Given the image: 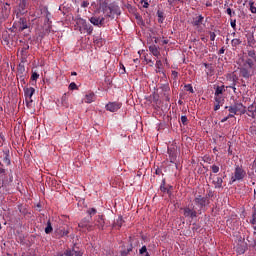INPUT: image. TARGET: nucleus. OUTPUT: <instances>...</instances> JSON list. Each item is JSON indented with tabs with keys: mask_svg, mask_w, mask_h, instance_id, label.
<instances>
[{
	"mask_svg": "<svg viewBox=\"0 0 256 256\" xmlns=\"http://www.w3.org/2000/svg\"><path fill=\"white\" fill-rule=\"evenodd\" d=\"M236 251L243 255L245 251H247V243L245 241L240 240V243H238Z\"/></svg>",
	"mask_w": 256,
	"mask_h": 256,
	"instance_id": "obj_19",
	"label": "nucleus"
},
{
	"mask_svg": "<svg viewBox=\"0 0 256 256\" xmlns=\"http://www.w3.org/2000/svg\"><path fill=\"white\" fill-rule=\"evenodd\" d=\"M249 6H250L251 13H256L255 2L249 1Z\"/></svg>",
	"mask_w": 256,
	"mask_h": 256,
	"instance_id": "obj_41",
	"label": "nucleus"
},
{
	"mask_svg": "<svg viewBox=\"0 0 256 256\" xmlns=\"http://www.w3.org/2000/svg\"><path fill=\"white\" fill-rule=\"evenodd\" d=\"M168 155L170 163H175V161H177V152H175V150L168 148Z\"/></svg>",
	"mask_w": 256,
	"mask_h": 256,
	"instance_id": "obj_22",
	"label": "nucleus"
},
{
	"mask_svg": "<svg viewBox=\"0 0 256 256\" xmlns=\"http://www.w3.org/2000/svg\"><path fill=\"white\" fill-rule=\"evenodd\" d=\"M226 13L229 15V17H233V10H231V8H227Z\"/></svg>",
	"mask_w": 256,
	"mask_h": 256,
	"instance_id": "obj_60",
	"label": "nucleus"
},
{
	"mask_svg": "<svg viewBox=\"0 0 256 256\" xmlns=\"http://www.w3.org/2000/svg\"><path fill=\"white\" fill-rule=\"evenodd\" d=\"M77 25H80L84 31H87V33L89 35H91V33H93V26L89 23H87V21L85 19L82 18H78L76 21Z\"/></svg>",
	"mask_w": 256,
	"mask_h": 256,
	"instance_id": "obj_3",
	"label": "nucleus"
},
{
	"mask_svg": "<svg viewBox=\"0 0 256 256\" xmlns=\"http://www.w3.org/2000/svg\"><path fill=\"white\" fill-rule=\"evenodd\" d=\"M9 15H11V5L9 3H5L2 6L1 17L2 19H7L9 18Z\"/></svg>",
	"mask_w": 256,
	"mask_h": 256,
	"instance_id": "obj_8",
	"label": "nucleus"
},
{
	"mask_svg": "<svg viewBox=\"0 0 256 256\" xmlns=\"http://www.w3.org/2000/svg\"><path fill=\"white\" fill-rule=\"evenodd\" d=\"M121 109V103L119 102H109L106 105V111H110L111 113H115V111H119Z\"/></svg>",
	"mask_w": 256,
	"mask_h": 256,
	"instance_id": "obj_7",
	"label": "nucleus"
},
{
	"mask_svg": "<svg viewBox=\"0 0 256 256\" xmlns=\"http://www.w3.org/2000/svg\"><path fill=\"white\" fill-rule=\"evenodd\" d=\"M211 169H212V173H219V166L214 164L211 166Z\"/></svg>",
	"mask_w": 256,
	"mask_h": 256,
	"instance_id": "obj_49",
	"label": "nucleus"
},
{
	"mask_svg": "<svg viewBox=\"0 0 256 256\" xmlns=\"http://www.w3.org/2000/svg\"><path fill=\"white\" fill-rule=\"evenodd\" d=\"M2 39H3V41H4V43H5V45H9V36H7V35H3L2 36Z\"/></svg>",
	"mask_w": 256,
	"mask_h": 256,
	"instance_id": "obj_53",
	"label": "nucleus"
},
{
	"mask_svg": "<svg viewBox=\"0 0 256 256\" xmlns=\"http://www.w3.org/2000/svg\"><path fill=\"white\" fill-rule=\"evenodd\" d=\"M5 173H7L5 168L0 167V189L7 185V177L5 176Z\"/></svg>",
	"mask_w": 256,
	"mask_h": 256,
	"instance_id": "obj_15",
	"label": "nucleus"
},
{
	"mask_svg": "<svg viewBox=\"0 0 256 256\" xmlns=\"http://www.w3.org/2000/svg\"><path fill=\"white\" fill-rule=\"evenodd\" d=\"M219 109H221V104H216L214 106V111H219Z\"/></svg>",
	"mask_w": 256,
	"mask_h": 256,
	"instance_id": "obj_62",
	"label": "nucleus"
},
{
	"mask_svg": "<svg viewBox=\"0 0 256 256\" xmlns=\"http://www.w3.org/2000/svg\"><path fill=\"white\" fill-rule=\"evenodd\" d=\"M17 71L20 75H23V73H25V65L20 63L17 67Z\"/></svg>",
	"mask_w": 256,
	"mask_h": 256,
	"instance_id": "obj_37",
	"label": "nucleus"
},
{
	"mask_svg": "<svg viewBox=\"0 0 256 256\" xmlns=\"http://www.w3.org/2000/svg\"><path fill=\"white\" fill-rule=\"evenodd\" d=\"M86 97V103H93L94 99H95V93L94 92H90L89 94L85 95Z\"/></svg>",
	"mask_w": 256,
	"mask_h": 256,
	"instance_id": "obj_26",
	"label": "nucleus"
},
{
	"mask_svg": "<svg viewBox=\"0 0 256 256\" xmlns=\"http://www.w3.org/2000/svg\"><path fill=\"white\" fill-rule=\"evenodd\" d=\"M112 15H121V9H119V6L110 4V11H108L107 17H111Z\"/></svg>",
	"mask_w": 256,
	"mask_h": 256,
	"instance_id": "obj_14",
	"label": "nucleus"
},
{
	"mask_svg": "<svg viewBox=\"0 0 256 256\" xmlns=\"http://www.w3.org/2000/svg\"><path fill=\"white\" fill-rule=\"evenodd\" d=\"M46 235H49L50 233H53V226L51 225V220L47 221V226L45 228Z\"/></svg>",
	"mask_w": 256,
	"mask_h": 256,
	"instance_id": "obj_27",
	"label": "nucleus"
},
{
	"mask_svg": "<svg viewBox=\"0 0 256 256\" xmlns=\"http://www.w3.org/2000/svg\"><path fill=\"white\" fill-rule=\"evenodd\" d=\"M181 211H183L184 217H190V219H195L197 217V210H195V206L191 207H184L181 208Z\"/></svg>",
	"mask_w": 256,
	"mask_h": 256,
	"instance_id": "obj_4",
	"label": "nucleus"
},
{
	"mask_svg": "<svg viewBox=\"0 0 256 256\" xmlns=\"http://www.w3.org/2000/svg\"><path fill=\"white\" fill-rule=\"evenodd\" d=\"M82 7H89V2L88 1H83L82 2Z\"/></svg>",
	"mask_w": 256,
	"mask_h": 256,
	"instance_id": "obj_63",
	"label": "nucleus"
},
{
	"mask_svg": "<svg viewBox=\"0 0 256 256\" xmlns=\"http://www.w3.org/2000/svg\"><path fill=\"white\" fill-rule=\"evenodd\" d=\"M149 51L154 55V57H157V55H159V50L155 45L149 46Z\"/></svg>",
	"mask_w": 256,
	"mask_h": 256,
	"instance_id": "obj_28",
	"label": "nucleus"
},
{
	"mask_svg": "<svg viewBox=\"0 0 256 256\" xmlns=\"http://www.w3.org/2000/svg\"><path fill=\"white\" fill-rule=\"evenodd\" d=\"M230 25H231V27H232V29H237V20H233V19H231L230 20Z\"/></svg>",
	"mask_w": 256,
	"mask_h": 256,
	"instance_id": "obj_47",
	"label": "nucleus"
},
{
	"mask_svg": "<svg viewBox=\"0 0 256 256\" xmlns=\"http://www.w3.org/2000/svg\"><path fill=\"white\" fill-rule=\"evenodd\" d=\"M147 252V246H142L141 249L139 250L140 255H145Z\"/></svg>",
	"mask_w": 256,
	"mask_h": 256,
	"instance_id": "obj_50",
	"label": "nucleus"
},
{
	"mask_svg": "<svg viewBox=\"0 0 256 256\" xmlns=\"http://www.w3.org/2000/svg\"><path fill=\"white\" fill-rule=\"evenodd\" d=\"M184 87L186 91H189L190 93H195V91L193 90V86H191V84H187Z\"/></svg>",
	"mask_w": 256,
	"mask_h": 256,
	"instance_id": "obj_46",
	"label": "nucleus"
},
{
	"mask_svg": "<svg viewBox=\"0 0 256 256\" xmlns=\"http://www.w3.org/2000/svg\"><path fill=\"white\" fill-rule=\"evenodd\" d=\"M236 113H240L241 115H245L247 113V107H245L242 103H236L233 105Z\"/></svg>",
	"mask_w": 256,
	"mask_h": 256,
	"instance_id": "obj_17",
	"label": "nucleus"
},
{
	"mask_svg": "<svg viewBox=\"0 0 256 256\" xmlns=\"http://www.w3.org/2000/svg\"><path fill=\"white\" fill-rule=\"evenodd\" d=\"M248 117H252V119L256 118V101H254L250 106L247 108Z\"/></svg>",
	"mask_w": 256,
	"mask_h": 256,
	"instance_id": "obj_18",
	"label": "nucleus"
},
{
	"mask_svg": "<svg viewBox=\"0 0 256 256\" xmlns=\"http://www.w3.org/2000/svg\"><path fill=\"white\" fill-rule=\"evenodd\" d=\"M4 163H6V165H11V160L9 159V153L5 154Z\"/></svg>",
	"mask_w": 256,
	"mask_h": 256,
	"instance_id": "obj_43",
	"label": "nucleus"
},
{
	"mask_svg": "<svg viewBox=\"0 0 256 256\" xmlns=\"http://www.w3.org/2000/svg\"><path fill=\"white\" fill-rule=\"evenodd\" d=\"M61 101H62V107H65L66 109H68L69 101L67 100V94H64L62 96Z\"/></svg>",
	"mask_w": 256,
	"mask_h": 256,
	"instance_id": "obj_29",
	"label": "nucleus"
},
{
	"mask_svg": "<svg viewBox=\"0 0 256 256\" xmlns=\"http://www.w3.org/2000/svg\"><path fill=\"white\" fill-rule=\"evenodd\" d=\"M89 223H91V220L89 218H84L78 224V227H80L81 229H87L88 231H91L93 225H90Z\"/></svg>",
	"mask_w": 256,
	"mask_h": 256,
	"instance_id": "obj_13",
	"label": "nucleus"
},
{
	"mask_svg": "<svg viewBox=\"0 0 256 256\" xmlns=\"http://www.w3.org/2000/svg\"><path fill=\"white\" fill-rule=\"evenodd\" d=\"M87 213L90 215V219H91V215H95V213H97V209L91 208L87 211Z\"/></svg>",
	"mask_w": 256,
	"mask_h": 256,
	"instance_id": "obj_51",
	"label": "nucleus"
},
{
	"mask_svg": "<svg viewBox=\"0 0 256 256\" xmlns=\"http://www.w3.org/2000/svg\"><path fill=\"white\" fill-rule=\"evenodd\" d=\"M228 111H229V113H232L233 115H237V110H235L234 106H230Z\"/></svg>",
	"mask_w": 256,
	"mask_h": 256,
	"instance_id": "obj_52",
	"label": "nucleus"
},
{
	"mask_svg": "<svg viewBox=\"0 0 256 256\" xmlns=\"http://www.w3.org/2000/svg\"><path fill=\"white\" fill-rule=\"evenodd\" d=\"M68 235H69V228H65V227L61 226L55 230V236L58 239H61V237H67Z\"/></svg>",
	"mask_w": 256,
	"mask_h": 256,
	"instance_id": "obj_6",
	"label": "nucleus"
},
{
	"mask_svg": "<svg viewBox=\"0 0 256 256\" xmlns=\"http://www.w3.org/2000/svg\"><path fill=\"white\" fill-rule=\"evenodd\" d=\"M247 55H248V58L253 59L256 63V52H255V50H248Z\"/></svg>",
	"mask_w": 256,
	"mask_h": 256,
	"instance_id": "obj_32",
	"label": "nucleus"
},
{
	"mask_svg": "<svg viewBox=\"0 0 256 256\" xmlns=\"http://www.w3.org/2000/svg\"><path fill=\"white\" fill-rule=\"evenodd\" d=\"M73 256H83V252L76 245L73 246Z\"/></svg>",
	"mask_w": 256,
	"mask_h": 256,
	"instance_id": "obj_33",
	"label": "nucleus"
},
{
	"mask_svg": "<svg viewBox=\"0 0 256 256\" xmlns=\"http://www.w3.org/2000/svg\"><path fill=\"white\" fill-rule=\"evenodd\" d=\"M27 13V0H19L17 16Z\"/></svg>",
	"mask_w": 256,
	"mask_h": 256,
	"instance_id": "obj_9",
	"label": "nucleus"
},
{
	"mask_svg": "<svg viewBox=\"0 0 256 256\" xmlns=\"http://www.w3.org/2000/svg\"><path fill=\"white\" fill-rule=\"evenodd\" d=\"M39 79V74L37 72H33L31 75V81H37Z\"/></svg>",
	"mask_w": 256,
	"mask_h": 256,
	"instance_id": "obj_44",
	"label": "nucleus"
},
{
	"mask_svg": "<svg viewBox=\"0 0 256 256\" xmlns=\"http://www.w3.org/2000/svg\"><path fill=\"white\" fill-rule=\"evenodd\" d=\"M194 202L196 203V205L200 206V209H203V207H207V205H209V199H207V197H202L201 195L196 197L194 199Z\"/></svg>",
	"mask_w": 256,
	"mask_h": 256,
	"instance_id": "obj_5",
	"label": "nucleus"
},
{
	"mask_svg": "<svg viewBox=\"0 0 256 256\" xmlns=\"http://www.w3.org/2000/svg\"><path fill=\"white\" fill-rule=\"evenodd\" d=\"M231 43L232 47H237L238 45H241L242 41L240 39L235 38L231 41Z\"/></svg>",
	"mask_w": 256,
	"mask_h": 256,
	"instance_id": "obj_38",
	"label": "nucleus"
},
{
	"mask_svg": "<svg viewBox=\"0 0 256 256\" xmlns=\"http://www.w3.org/2000/svg\"><path fill=\"white\" fill-rule=\"evenodd\" d=\"M128 243H129V246L127 247V249L120 251V256H129L131 251H133V237L131 236L129 237Z\"/></svg>",
	"mask_w": 256,
	"mask_h": 256,
	"instance_id": "obj_11",
	"label": "nucleus"
},
{
	"mask_svg": "<svg viewBox=\"0 0 256 256\" xmlns=\"http://www.w3.org/2000/svg\"><path fill=\"white\" fill-rule=\"evenodd\" d=\"M160 191H162V193H168V195L171 193V191L165 186H160Z\"/></svg>",
	"mask_w": 256,
	"mask_h": 256,
	"instance_id": "obj_48",
	"label": "nucleus"
},
{
	"mask_svg": "<svg viewBox=\"0 0 256 256\" xmlns=\"http://www.w3.org/2000/svg\"><path fill=\"white\" fill-rule=\"evenodd\" d=\"M223 91H225V86H217L215 91V96L223 95Z\"/></svg>",
	"mask_w": 256,
	"mask_h": 256,
	"instance_id": "obj_31",
	"label": "nucleus"
},
{
	"mask_svg": "<svg viewBox=\"0 0 256 256\" xmlns=\"http://www.w3.org/2000/svg\"><path fill=\"white\" fill-rule=\"evenodd\" d=\"M27 51H29V44H25L21 49V55H27Z\"/></svg>",
	"mask_w": 256,
	"mask_h": 256,
	"instance_id": "obj_39",
	"label": "nucleus"
},
{
	"mask_svg": "<svg viewBox=\"0 0 256 256\" xmlns=\"http://www.w3.org/2000/svg\"><path fill=\"white\" fill-rule=\"evenodd\" d=\"M251 225H256V207H253L252 219L250 220Z\"/></svg>",
	"mask_w": 256,
	"mask_h": 256,
	"instance_id": "obj_34",
	"label": "nucleus"
},
{
	"mask_svg": "<svg viewBox=\"0 0 256 256\" xmlns=\"http://www.w3.org/2000/svg\"><path fill=\"white\" fill-rule=\"evenodd\" d=\"M27 62V54H21V63Z\"/></svg>",
	"mask_w": 256,
	"mask_h": 256,
	"instance_id": "obj_56",
	"label": "nucleus"
},
{
	"mask_svg": "<svg viewBox=\"0 0 256 256\" xmlns=\"http://www.w3.org/2000/svg\"><path fill=\"white\" fill-rule=\"evenodd\" d=\"M205 18L202 16V15H199L193 22H192V25L194 26V27H199L200 25H202L203 24V20H204Z\"/></svg>",
	"mask_w": 256,
	"mask_h": 256,
	"instance_id": "obj_25",
	"label": "nucleus"
},
{
	"mask_svg": "<svg viewBox=\"0 0 256 256\" xmlns=\"http://www.w3.org/2000/svg\"><path fill=\"white\" fill-rule=\"evenodd\" d=\"M163 96L165 97V101L169 103L171 101V97H169V93H164Z\"/></svg>",
	"mask_w": 256,
	"mask_h": 256,
	"instance_id": "obj_59",
	"label": "nucleus"
},
{
	"mask_svg": "<svg viewBox=\"0 0 256 256\" xmlns=\"http://www.w3.org/2000/svg\"><path fill=\"white\" fill-rule=\"evenodd\" d=\"M215 37H217L215 32H210V41H215Z\"/></svg>",
	"mask_w": 256,
	"mask_h": 256,
	"instance_id": "obj_58",
	"label": "nucleus"
},
{
	"mask_svg": "<svg viewBox=\"0 0 256 256\" xmlns=\"http://www.w3.org/2000/svg\"><path fill=\"white\" fill-rule=\"evenodd\" d=\"M160 89L163 91V93H169V91H171V87H169V84H163Z\"/></svg>",
	"mask_w": 256,
	"mask_h": 256,
	"instance_id": "obj_36",
	"label": "nucleus"
},
{
	"mask_svg": "<svg viewBox=\"0 0 256 256\" xmlns=\"http://www.w3.org/2000/svg\"><path fill=\"white\" fill-rule=\"evenodd\" d=\"M90 23L96 25V27H103V25H105V18L99 19L98 17H91Z\"/></svg>",
	"mask_w": 256,
	"mask_h": 256,
	"instance_id": "obj_16",
	"label": "nucleus"
},
{
	"mask_svg": "<svg viewBox=\"0 0 256 256\" xmlns=\"http://www.w3.org/2000/svg\"><path fill=\"white\" fill-rule=\"evenodd\" d=\"M247 175V172L243 170V168L236 166L234 176H232L231 181L235 183V181H241L245 179V176Z\"/></svg>",
	"mask_w": 256,
	"mask_h": 256,
	"instance_id": "obj_2",
	"label": "nucleus"
},
{
	"mask_svg": "<svg viewBox=\"0 0 256 256\" xmlns=\"http://www.w3.org/2000/svg\"><path fill=\"white\" fill-rule=\"evenodd\" d=\"M223 101V98L221 97V96H216L215 97V102H216V104H219V105H221V102Z\"/></svg>",
	"mask_w": 256,
	"mask_h": 256,
	"instance_id": "obj_54",
	"label": "nucleus"
},
{
	"mask_svg": "<svg viewBox=\"0 0 256 256\" xmlns=\"http://www.w3.org/2000/svg\"><path fill=\"white\" fill-rule=\"evenodd\" d=\"M205 197H207V199H209V197H213V191H209Z\"/></svg>",
	"mask_w": 256,
	"mask_h": 256,
	"instance_id": "obj_64",
	"label": "nucleus"
},
{
	"mask_svg": "<svg viewBox=\"0 0 256 256\" xmlns=\"http://www.w3.org/2000/svg\"><path fill=\"white\" fill-rule=\"evenodd\" d=\"M115 227H118V229H121V227L123 226V217H119V219L114 223Z\"/></svg>",
	"mask_w": 256,
	"mask_h": 256,
	"instance_id": "obj_35",
	"label": "nucleus"
},
{
	"mask_svg": "<svg viewBox=\"0 0 256 256\" xmlns=\"http://www.w3.org/2000/svg\"><path fill=\"white\" fill-rule=\"evenodd\" d=\"M238 69L240 77H243V79H251V77L255 75V60L247 57L245 60H243V64Z\"/></svg>",
	"mask_w": 256,
	"mask_h": 256,
	"instance_id": "obj_1",
	"label": "nucleus"
},
{
	"mask_svg": "<svg viewBox=\"0 0 256 256\" xmlns=\"http://www.w3.org/2000/svg\"><path fill=\"white\" fill-rule=\"evenodd\" d=\"M34 94H35V88H33V87L24 88V95H25L26 99H31Z\"/></svg>",
	"mask_w": 256,
	"mask_h": 256,
	"instance_id": "obj_21",
	"label": "nucleus"
},
{
	"mask_svg": "<svg viewBox=\"0 0 256 256\" xmlns=\"http://www.w3.org/2000/svg\"><path fill=\"white\" fill-rule=\"evenodd\" d=\"M208 70L210 71V75H213V72L215 71V68H213V64H210V67H208Z\"/></svg>",
	"mask_w": 256,
	"mask_h": 256,
	"instance_id": "obj_61",
	"label": "nucleus"
},
{
	"mask_svg": "<svg viewBox=\"0 0 256 256\" xmlns=\"http://www.w3.org/2000/svg\"><path fill=\"white\" fill-rule=\"evenodd\" d=\"M18 209L22 215H27V209L23 208V205L18 206Z\"/></svg>",
	"mask_w": 256,
	"mask_h": 256,
	"instance_id": "obj_45",
	"label": "nucleus"
},
{
	"mask_svg": "<svg viewBox=\"0 0 256 256\" xmlns=\"http://www.w3.org/2000/svg\"><path fill=\"white\" fill-rule=\"evenodd\" d=\"M99 7L104 15H106L107 17V14L109 13V11H111V5H109V0H103L102 2H100Z\"/></svg>",
	"mask_w": 256,
	"mask_h": 256,
	"instance_id": "obj_12",
	"label": "nucleus"
},
{
	"mask_svg": "<svg viewBox=\"0 0 256 256\" xmlns=\"http://www.w3.org/2000/svg\"><path fill=\"white\" fill-rule=\"evenodd\" d=\"M18 25H19V28H18L19 33L25 31V29H29V23L27 22V18L25 17H22L19 19Z\"/></svg>",
	"mask_w": 256,
	"mask_h": 256,
	"instance_id": "obj_10",
	"label": "nucleus"
},
{
	"mask_svg": "<svg viewBox=\"0 0 256 256\" xmlns=\"http://www.w3.org/2000/svg\"><path fill=\"white\" fill-rule=\"evenodd\" d=\"M95 225L98 226V229H103L105 227V219L103 216H98Z\"/></svg>",
	"mask_w": 256,
	"mask_h": 256,
	"instance_id": "obj_24",
	"label": "nucleus"
},
{
	"mask_svg": "<svg viewBox=\"0 0 256 256\" xmlns=\"http://www.w3.org/2000/svg\"><path fill=\"white\" fill-rule=\"evenodd\" d=\"M135 19H137L139 21V23H141V25L145 26V21H143V17H141V15H139V13L135 14Z\"/></svg>",
	"mask_w": 256,
	"mask_h": 256,
	"instance_id": "obj_40",
	"label": "nucleus"
},
{
	"mask_svg": "<svg viewBox=\"0 0 256 256\" xmlns=\"http://www.w3.org/2000/svg\"><path fill=\"white\" fill-rule=\"evenodd\" d=\"M69 89L70 91H75L76 89H79V87H77V84L75 82H71L69 85Z\"/></svg>",
	"mask_w": 256,
	"mask_h": 256,
	"instance_id": "obj_42",
	"label": "nucleus"
},
{
	"mask_svg": "<svg viewBox=\"0 0 256 256\" xmlns=\"http://www.w3.org/2000/svg\"><path fill=\"white\" fill-rule=\"evenodd\" d=\"M247 43H248V47H252V49H255L256 40H255V36L253 34L247 35Z\"/></svg>",
	"mask_w": 256,
	"mask_h": 256,
	"instance_id": "obj_20",
	"label": "nucleus"
},
{
	"mask_svg": "<svg viewBox=\"0 0 256 256\" xmlns=\"http://www.w3.org/2000/svg\"><path fill=\"white\" fill-rule=\"evenodd\" d=\"M164 15L165 13H163V11L161 10L157 11L158 23H163V21H165Z\"/></svg>",
	"mask_w": 256,
	"mask_h": 256,
	"instance_id": "obj_30",
	"label": "nucleus"
},
{
	"mask_svg": "<svg viewBox=\"0 0 256 256\" xmlns=\"http://www.w3.org/2000/svg\"><path fill=\"white\" fill-rule=\"evenodd\" d=\"M215 189H222L223 188V178L217 177L215 180L212 181Z\"/></svg>",
	"mask_w": 256,
	"mask_h": 256,
	"instance_id": "obj_23",
	"label": "nucleus"
},
{
	"mask_svg": "<svg viewBox=\"0 0 256 256\" xmlns=\"http://www.w3.org/2000/svg\"><path fill=\"white\" fill-rule=\"evenodd\" d=\"M187 116H181V123L184 124V125H187Z\"/></svg>",
	"mask_w": 256,
	"mask_h": 256,
	"instance_id": "obj_57",
	"label": "nucleus"
},
{
	"mask_svg": "<svg viewBox=\"0 0 256 256\" xmlns=\"http://www.w3.org/2000/svg\"><path fill=\"white\" fill-rule=\"evenodd\" d=\"M140 3L143 4L144 9H147L149 7V2H147V0H141Z\"/></svg>",
	"mask_w": 256,
	"mask_h": 256,
	"instance_id": "obj_55",
	"label": "nucleus"
}]
</instances>
